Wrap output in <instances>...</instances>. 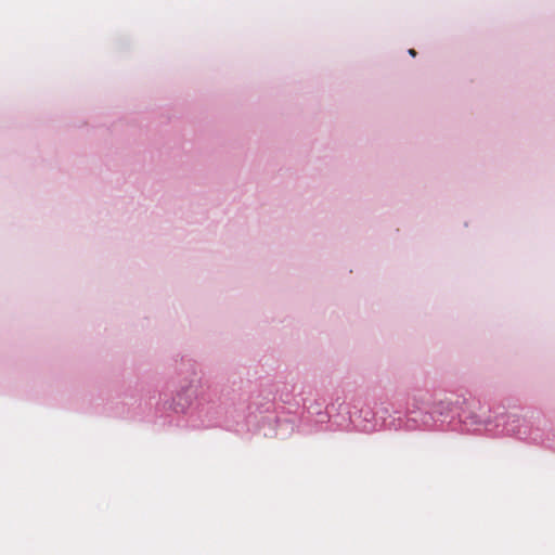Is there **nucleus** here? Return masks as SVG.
<instances>
[{
	"instance_id": "f257e3e1",
	"label": "nucleus",
	"mask_w": 555,
	"mask_h": 555,
	"mask_svg": "<svg viewBox=\"0 0 555 555\" xmlns=\"http://www.w3.org/2000/svg\"><path fill=\"white\" fill-rule=\"evenodd\" d=\"M409 54H410L411 56H415V55H416V51H415L414 49H410V50H409Z\"/></svg>"
}]
</instances>
